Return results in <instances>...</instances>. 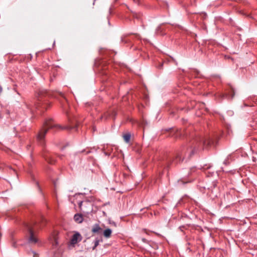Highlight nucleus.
<instances>
[{
    "label": "nucleus",
    "instance_id": "4",
    "mask_svg": "<svg viewBox=\"0 0 257 257\" xmlns=\"http://www.w3.org/2000/svg\"><path fill=\"white\" fill-rule=\"evenodd\" d=\"M53 96L60 101L64 109L66 108V105H67L68 103L63 93L62 92H56L53 94Z\"/></svg>",
    "mask_w": 257,
    "mask_h": 257
},
{
    "label": "nucleus",
    "instance_id": "19",
    "mask_svg": "<svg viewBox=\"0 0 257 257\" xmlns=\"http://www.w3.org/2000/svg\"><path fill=\"white\" fill-rule=\"evenodd\" d=\"M104 117L105 119H106L107 118V116H106L105 114H104L103 115L101 116V117H100V119H102V118Z\"/></svg>",
    "mask_w": 257,
    "mask_h": 257
},
{
    "label": "nucleus",
    "instance_id": "11",
    "mask_svg": "<svg viewBox=\"0 0 257 257\" xmlns=\"http://www.w3.org/2000/svg\"><path fill=\"white\" fill-rule=\"evenodd\" d=\"M52 245L54 247H56L59 244V242L58 241V233L57 232H53L52 234Z\"/></svg>",
    "mask_w": 257,
    "mask_h": 257
},
{
    "label": "nucleus",
    "instance_id": "2",
    "mask_svg": "<svg viewBox=\"0 0 257 257\" xmlns=\"http://www.w3.org/2000/svg\"><path fill=\"white\" fill-rule=\"evenodd\" d=\"M50 95V93L46 90L42 89L39 91L37 100L35 102H32L27 106L33 112L35 109H47L50 105L48 98Z\"/></svg>",
    "mask_w": 257,
    "mask_h": 257
},
{
    "label": "nucleus",
    "instance_id": "15",
    "mask_svg": "<svg viewBox=\"0 0 257 257\" xmlns=\"http://www.w3.org/2000/svg\"><path fill=\"white\" fill-rule=\"evenodd\" d=\"M102 242V238H99L98 237L96 238L95 240L93 241L94 243V246L92 247V249L94 250L96 247L99 245V243L100 242Z\"/></svg>",
    "mask_w": 257,
    "mask_h": 257
},
{
    "label": "nucleus",
    "instance_id": "21",
    "mask_svg": "<svg viewBox=\"0 0 257 257\" xmlns=\"http://www.w3.org/2000/svg\"><path fill=\"white\" fill-rule=\"evenodd\" d=\"M13 246L14 247H16V245H15V242L13 243Z\"/></svg>",
    "mask_w": 257,
    "mask_h": 257
},
{
    "label": "nucleus",
    "instance_id": "10",
    "mask_svg": "<svg viewBox=\"0 0 257 257\" xmlns=\"http://www.w3.org/2000/svg\"><path fill=\"white\" fill-rule=\"evenodd\" d=\"M102 231V229L98 223H95L92 226L91 232L93 233L99 234Z\"/></svg>",
    "mask_w": 257,
    "mask_h": 257
},
{
    "label": "nucleus",
    "instance_id": "5",
    "mask_svg": "<svg viewBox=\"0 0 257 257\" xmlns=\"http://www.w3.org/2000/svg\"><path fill=\"white\" fill-rule=\"evenodd\" d=\"M26 227H27L29 233V242L31 243H36L38 241L37 238L35 235L34 232V228L31 224H26Z\"/></svg>",
    "mask_w": 257,
    "mask_h": 257
},
{
    "label": "nucleus",
    "instance_id": "24",
    "mask_svg": "<svg viewBox=\"0 0 257 257\" xmlns=\"http://www.w3.org/2000/svg\"><path fill=\"white\" fill-rule=\"evenodd\" d=\"M162 65H163V64H161V65H160V67H162Z\"/></svg>",
    "mask_w": 257,
    "mask_h": 257
},
{
    "label": "nucleus",
    "instance_id": "9",
    "mask_svg": "<svg viewBox=\"0 0 257 257\" xmlns=\"http://www.w3.org/2000/svg\"><path fill=\"white\" fill-rule=\"evenodd\" d=\"M81 240V235L79 233L76 232L74 234L71 239V243L72 244H76L78 241Z\"/></svg>",
    "mask_w": 257,
    "mask_h": 257
},
{
    "label": "nucleus",
    "instance_id": "8",
    "mask_svg": "<svg viewBox=\"0 0 257 257\" xmlns=\"http://www.w3.org/2000/svg\"><path fill=\"white\" fill-rule=\"evenodd\" d=\"M213 143V141L210 138H203L199 139V142L198 145H203L204 146H208Z\"/></svg>",
    "mask_w": 257,
    "mask_h": 257
},
{
    "label": "nucleus",
    "instance_id": "13",
    "mask_svg": "<svg viewBox=\"0 0 257 257\" xmlns=\"http://www.w3.org/2000/svg\"><path fill=\"white\" fill-rule=\"evenodd\" d=\"M45 159L46 161L50 164H53L55 163L56 160L51 156H45Z\"/></svg>",
    "mask_w": 257,
    "mask_h": 257
},
{
    "label": "nucleus",
    "instance_id": "23",
    "mask_svg": "<svg viewBox=\"0 0 257 257\" xmlns=\"http://www.w3.org/2000/svg\"><path fill=\"white\" fill-rule=\"evenodd\" d=\"M234 95V93L233 92V94L231 96V98H232L233 97V95Z\"/></svg>",
    "mask_w": 257,
    "mask_h": 257
},
{
    "label": "nucleus",
    "instance_id": "6",
    "mask_svg": "<svg viewBox=\"0 0 257 257\" xmlns=\"http://www.w3.org/2000/svg\"><path fill=\"white\" fill-rule=\"evenodd\" d=\"M207 189L208 190L207 193L211 199H214L215 198L217 197L218 191V188L216 187L215 184H213V186L210 187H207Z\"/></svg>",
    "mask_w": 257,
    "mask_h": 257
},
{
    "label": "nucleus",
    "instance_id": "26",
    "mask_svg": "<svg viewBox=\"0 0 257 257\" xmlns=\"http://www.w3.org/2000/svg\"><path fill=\"white\" fill-rule=\"evenodd\" d=\"M224 163H225V164H227L226 161H225V162H224Z\"/></svg>",
    "mask_w": 257,
    "mask_h": 257
},
{
    "label": "nucleus",
    "instance_id": "1",
    "mask_svg": "<svg viewBox=\"0 0 257 257\" xmlns=\"http://www.w3.org/2000/svg\"><path fill=\"white\" fill-rule=\"evenodd\" d=\"M76 127L77 125H68L62 126L59 124H55L52 119H47L44 122L42 128L39 131L37 136V141L39 145L43 147L45 144V135L49 129L71 130Z\"/></svg>",
    "mask_w": 257,
    "mask_h": 257
},
{
    "label": "nucleus",
    "instance_id": "12",
    "mask_svg": "<svg viewBox=\"0 0 257 257\" xmlns=\"http://www.w3.org/2000/svg\"><path fill=\"white\" fill-rule=\"evenodd\" d=\"M74 219L76 222L80 223L83 221L82 215L80 214H76L74 216Z\"/></svg>",
    "mask_w": 257,
    "mask_h": 257
},
{
    "label": "nucleus",
    "instance_id": "7",
    "mask_svg": "<svg viewBox=\"0 0 257 257\" xmlns=\"http://www.w3.org/2000/svg\"><path fill=\"white\" fill-rule=\"evenodd\" d=\"M88 205H90V203L88 201H80L78 203V206L80 210L84 213H88L92 210L91 208L88 209L86 208V207Z\"/></svg>",
    "mask_w": 257,
    "mask_h": 257
},
{
    "label": "nucleus",
    "instance_id": "17",
    "mask_svg": "<svg viewBox=\"0 0 257 257\" xmlns=\"http://www.w3.org/2000/svg\"><path fill=\"white\" fill-rule=\"evenodd\" d=\"M46 219L44 217L41 218V222L40 223V227H42L46 222Z\"/></svg>",
    "mask_w": 257,
    "mask_h": 257
},
{
    "label": "nucleus",
    "instance_id": "14",
    "mask_svg": "<svg viewBox=\"0 0 257 257\" xmlns=\"http://www.w3.org/2000/svg\"><path fill=\"white\" fill-rule=\"evenodd\" d=\"M111 233H112L111 229H110L109 228H107L104 230L103 235H104V237H105L106 238H109L111 236Z\"/></svg>",
    "mask_w": 257,
    "mask_h": 257
},
{
    "label": "nucleus",
    "instance_id": "16",
    "mask_svg": "<svg viewBox=\"0 0 257 257\" xmlns=\"http://www.w3.org/2000/svg\"><path fill=\"white\" fill-rule=\"evenodd\" d=\"M131 137V135L130 133H126L123 135V138L124 141L127 143L130 142Z\"/></svg>",
    "mask_w": 257,
    "mask_h": 257
},
{
    "label": "nucleus",
    "instance_id": "20",
    "mask_svg": "<svg viewBox=\"0 0 257 257\" xmlns=\"http://www.w3.org/2000/svg\"><path fill=\"white\" fill-rule=\"evenodd\" d=\"M142 241L144 242H147V240L146 239V238H143L142 239Z\"/></svg>",
    "mask_w": 257,
    "mask_h": 257
},
{
    "label": "nucleus",
    "instance_id": "25",
    "mask_svg": "<svg viewBox=\"0 0 257 257\" xmlns=\"http://www.w3.org/2000/svg\"><path fill=\"white\" fill-rule=\"evenodd\" d=\"M89 152V151L87 152V154H88Z\"/></svg>",
    "mask_w": 257,
    "mask_h": 257
},
{
    "label": "nucleus",
    "instance_id": "18",
    "mask_svg": "<svg viewBox=\"0 0 257 257\" xmlns=\"http://www.w3.org/2000/svg\"><path fill=\"white\" fill-rule=\"evenodd\" d=\"M29 253L33 254V257H39V254L36 253L35 251L31 250L29 252Z\"/></svg>",
    "mask_w": 257,
    "mask_h": 257
},
{
    "label": "nucleus",
    "instance_id": "22",
    "mask_svg": "<svg viewBox=\"0 0 257 257\" xmlns=\"http://www.w3.org/2000/svg\"><path fill=\"white\" fill-rule=\"evenodd\" d=\"M123 176L125 177L127 176V175L125 174H123Z\"/></svg>",
    "mask_w": 257,
    "mask_h": 257
},
{
    "label": "nucleus",
    "instance_id": "3",
    "mask_svg": "<svg viewBox=\"0 0 257 257\" xmlns=\"http://www.w3.org/2000/svg\"><path fill=\"white\" fill-rule=\"evenodd\" d=\"M196 150L195 147L193 148L192 146L190 145L187 147H184L182 149L181 152L177 153L173 162L175 163H178L182 162L185 158L189 159Z\"/></svg>",
    "mask_w": 257,
    "mask_h": 257
}]
</instances>
